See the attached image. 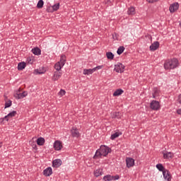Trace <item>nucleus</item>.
<instances>
[{"label":"nucleus","instance_id":"obj_37","mask_svg":"<svg viewBox=\"0 0 181 181\" xmlns=\"http://www.w3.org/2000/svg\"><path fill=\"white\" fill-rule=\"evenodd\" d=\"M9 118H10L9 116L7 115L6 116H5L4 117L1 119V122H4V121H5V119H6V121H9Z\"/></svg>","mask_w":181,"mask_h":181},{"label":"nucleus","instance_id":"obj_45","mask_svg":"<svg viewBox=\"0 0 181 181\" xmlns=\"http://www.w3.org/2000/svg\"><path fill=\"white\" fill-rule=\"evenodd\" d=\"M95 70H100L101 69H103V66H98L96 67H95Z\"/></svg>","mask_w":181,"mask_h":181},{"label":"nucleus","instance_id":"obj_38","mask_svg":"<svg viewBox=\"0 0 181 181\" xmlns=\"http://www.w3.org/2000/svg\"><path fill=\"white\" fill-rule=\"evenodd\" d=\"M47 12H54L53 11V7L52 6H48L47 7Z\"/></svg>","mask_w":181,"mask_h":181},{"label":"nucleus","instance_id":"obj_30","mask_svg":"<svg viewBox=\"0 0 181 181\" xmlns=\"http://www.w3.org/2000/svg\"><path fill=\"white\" fill-rule=\"evenodd\" d=\"M124 50H125V47L124 46H120L117 51V54L120 55L124 53Z\"/></svg>","mask_w":181,"mask_h":181},{"label":"nucleus","instance_id":"obj_43","mask_svg":"<svg viewBox=\"0 0 181 181\" xmlns=\"http://www.w3.org/2000/svg\"><path fill=\"white\" fill-rule=\"evenodd\" d=\"M117 36V33H115V35H113V39L115 40H118V37Z\"/></svg>","mask_w":181,"mask_h":181},{"label":"nucleus","instance_id":"obj_28","mask_svg":"<svg viewBox=\"0 0 181 181\" xmlns=\"http://www.w3.org/2000/svg\"><path fill=\"white\" fill-rule=\"evenodd\" d=\"M112 118H117V119H120L121 112H113V114L112 115Z\"/></svg>","mask_w":181,"mask_h":181},{"label":"nucleus","instance_id":"obj_6","mask_svg":"<svg viewBox=\"0 0 181 181\" xmlns=\"http://www.w3.org/2000/svg\"><path fill=\"white\" fill-rule=\"evenodd\" d=\"M71 133L73 138H80V132H78V129H77V127H73L71 129Z\"/></svg>","mask_w":181,"mask_h":181},{"label":"nucleus","instance_id":"obj_34","mask_svg":"<svg viewBox=\"0 0 181 181\" xmlns=\"http://www.w3.org/2000/svg\"><path fill=\"white\" fill-rule=\"evenodd\" d=\"M16 114H18V112L15 110L11 112L10 113L8 114V118H12V117H15L16 115Z\"/></svg>","mask_w":181,"mask_h":181},{"label":"nucleus","instance_id":"obj_1","mask_svg":"<svg viewBox=\"0 0 181 181\" xmlns=\"http://www.w3.org/2000/svg\"><path fill=\"white\" fill-rule=\"evenodd\" d=\"M179 65V60L176 58H173L171 60H167L164 63V69L165 70H170L172 69H176V67Z\"/></svg>","mask_w":181,"mask_h":181},{"label":"nucleus","instance_id":"obj_15","mask_svg":"<svg viewBox=\"0 0 181 181\" xmlns=\"http://www.w3.org/2000/svg\"><path fill=\"white\" fill-rule=\"evenodd\" d=\"M32 53L35 56H40V54H42V50L40 48L36 47L32 49Z\"/></svg>","mask_w":181,"mask_h":181},{"label":"nucleus","instance_id":"obj_9","mask_svg":"<svg viewBox=\"0 0 181 181\" xmlns=\"http://www.w3.org/2000/svg\"><path fill=\"white\" fill-rule=\"evenodd\" d=\"M160 43L158 41H155L153 43L151 44L149 49L151 52H155V50H158L159 49Z\"/></svg>","mask_w":181,"mask_h":181},{"label":"nucleus","instance_id":"obj_32","mask_svg":"<svg viewBox=\"0 0 181 181\" xmlns=\"http://www.w3.org/2000/svg\"><path fill=\"white\" fill-rule=\"evenodd\" d=\"M62 67H63V66L60 64V62H57L54 65V69L57 71H60V70H62Z\"/></svg>","mask_w":181,"mask_h":181},{"label":"nucleus","instance_id":"obj_7","mask_svg":"<svg viewBox=\"0 0 181 181\" xmlns=\"http://www.w3.org/2000/svg\"><path fill=\"white\" fill-rule=\"evenodd\" d=\"M126 163H127V168H132V166H134L135 165V160L131 157H127L126 158Z\"/></svg>","mask_w":181,"mask_h":181},{"label":"nucleus","instance_id":"obj_2","mask_svg":"<svg viewBox=\"0 0 181 181\" xmlns=\"http://www.w3.org/2000/svg\"><path fill=\"white\" fill-rule=\"evenodd\" d=\"M99 151H100L103 156H107V155L111 152V148H110L108 146L102 145L99 148Z\"/></svg>","mask_w":181,"mask_h":181},{"label":"nucleus","instance_id":"obj_17","mask_svg":"<svg viewBox=\"0 0 181 181\" xmlns=\"http://www.w3.org/2000/svg\"><path fill=\"white\" fill-rule=\"evenodd\" d=\"M103 175V168H98L94 171V176L98 177Z\"/></svg>","mask_w":181,"mask_h":181},{"label":"nucleus","instance_id":"obj_40","mask_svg":"<svg viewBox=\"0 0 181 181\" xmlns=\"http://www.w3.org/2000/svg\"><path fill=\"white\" fill-rule=\"evenodd\" d=\"M112 180H118V179H119V175H112Z\"/></svg>","mask_w":181,"mask_h":181},{"label":"nucleus","instance_id":"obj_5","mask_svg":"<svg viewBox=\"0 0 181 181\" xmlns=\"http://www.w3.org/2000/svg\"><path fill=\"white\" fill-rule=\"evenodd\" d=\"M150 108L151 110H153L154 111H158L160 108V105L159 104V102L157 100H153L150 103Z\"/></svg>","mask_w":181,"mask_h":181},{"label":"nucleus","instance_id":"obj_41","mask_svg":"<svg viewBox=\"0 0 181 181\" xmlns=\"http://www.w3.org/2000/svg\"><path fill=\"white\" fill-rule=\"evenodd\" d=\"M35 71L37 73V74H45V71H39V69H36Z\"/></svg>","mask_w":181,"mask_h":181},{"label":"nucleus","instance_id":"obj_44","mask_svg":"<svg viewBox=\"0 0 181 181\" xmlns=\"http://www.w3.org/2000/svg\"><path fill=\"white\" fill-rule=\"evenodd\" d=\"M28 63H30V64H33V60H32L30 59V57L28 58Z\"/></svg>","mask_w":181,"mask_h":181},{"label":"nucleus","instance_id":"obj_3","mask_svg":"<svg viewBox=\"0 0 181 181\" xmlns=\"http://www.w3.org/2000/svg\"><path fill=\"white\" fill-rule=\"evenodd\" d=\"M124 69L125 66L118 62L116 65H115L114 71H116V73H124Z\"/></svg>","mask_w":181,"mask_h":181},{"label":"nucleus","instance_id":"obj_24","mask_svg":"<svg viewBox=\"0 0 181 181\" xmlns=\"http://www.w3.org/2000/svg\"><path fill=\"white\" fill-rule=\"evenodd\" d=\"M58 63H60L62 66H64V64H66V55H62L60 62H58Z\"/></svg>","mask_w":181,"mask_h":181},{"label":"nucleus","instance_id":"obj_36","mask_svg":"<svg viewBox=\"0 0 181 181\" xmlns=\"http://www.w3.org/2000/svg\"><path fill=\"white\" fill-rule=\"evenodd\" d=\"M12 105V100H8L5 103V108H9Z\"/></svg>","mask_w":181,"mask_h":181},{"label":"nucleus","instance_id":"obj_4","mask_svg":"<svg viewBox=\"0 0 181 181\" xmlns=\"http://www.w3.org/2000/svg\"><path fill=\"white\" fill-rule=\"evenodd\" d=\"M26 95H28V92L23 91L21 93V90H18L17 93L13 95V97L16 100H21V98H25Z\"/></svg>","mask_w":181,"mask_h":181},{"label":"nucleus","instance_id":"obj_27","mask_svg":"<svg viewBox=\"0 0 181 181\" xmlns=\"http://www.w3.org/2000/svg\"><path fill=\"white\" fill-rule=\"evenodd\" d=\"M164 159H169L170 158H173V153L172 152H168L167 153H163Z\"/></svg>","mask_w":181,"mask_h":181},{"label":"nucleus","instance_id":"obj_42","mask_svg":"<svg viewBox=\"0 0 181 181\" xmlns=\"http://www.w3.org/2000/svg\"><path fill=\"white\" fill-rule=\"evenodd\" d=\"M159 0H146L148 4H154V2H158Z\"/></svg>","mask_w":181,"mask_h":181},{"label":"nucleus","instance_id":"obj_10","mask_svg":"<svg viewBox=\"0 0 181 181\" xmlns=\"http://www.w3.org/2000/svg\"><path fill=\"white\" fill-rule=\"evenodd\" d=\"M179 9V3H174L170 6L169 11L171 13L176 12Z\"/></svg>","mask_w":181,"mask_h":181},{"label":"nucleus","instance_id":"obj_25","mask_svg":"<svg viewBox=\"0 0 181 181\" xmlns=\"http://www.w3.org/2000/svg\"><path fill=\"white\" fill-rule=\"evenodd\" d=\"M26 67V63L25 62H19L18 64V70H23Z\"/></svg>","mask_w":181,"mask_h":181},{"label":"nucleus","instance_id":"obj_23","mask_svg":"<svg viewBox=\"0 0 181 181\" xmlns=\"http://www.w3.org/2000/svg\"><path fill=\"white\" fill-rule=\"evenodd\" d=\"M156 166L157 169H158L160 172H163H163H165V171H166V170H165V167H163V165H162V164H160V163L157 164Z\"/></svg>","mask_w":181,"mask_h":181},{"label":"nucleus","instance_id":"obj_16","mask_svg":"<svg viewBox=\"0 0 181 181\" xmlns=\"http://www.w3.org/2000/svg\"><path fill=\"white\" fill-rule=\"evenodd\" d=\"M95 71V68L89 69H83V74L85 76H90V74H93Z\"/></svg>","mask_w":181,"mask_h":181},{"label":"nucleus","instance_id":"obj_12","mask_svg":"<svg viewBox=\"0 0 181 181\" xmlns=\"http://www.w3.org/2000/svg\"><path fill=\"white\" fill-rule=\"evenodd\" d=\"M63 162L60 159H55L52 161L53 168H60Z\"/></svg>","mask_w":181,"mask_h":181},{"label":"nucleus","instance_id":"obj_8","mask_svg":"<svg viewBox=\"0 0 181 181\" xmlns=\"http://www.w3.org/2000/svg\"><path fill=\"white\" fill-rule=\"evenodd\" d=\"M63 148V145L62 144V142L59 140H57L54 143V148L55 151H62V148Z\"/></svg>","mask_w":181,"mask_h":181},{"label":"nucleus","instance_id":"obj_22","mask_svg":"<svg viewBox=\"0 0 181 181\" xmlns=\"http://www.w3.org/2000/svg\"><path fill=\"white\" fill-rule=\"evenodd\" d=\"M119 135H122V132H115L111 135L110 139H112V141H114V139H115L116 138H118V136H119Z\"/></svg>","mask_w":181,"mask_h":181},{"label":"nucleus","instance_id":"obj_19","mask_svg":"<svg viewBox=\"0 0 181 181\" xmlns=\"http://www.w3.org/2000/svg\"><path fill=\"white\" fill-rule=\"evenodd\" d=\"M102 156H103V154L99 148L96 151V152L93 156V159H98V158H101Z\"/></svg>","mask_w":181,"mask_h":181},{"label":"nucleus","instance_id":"obj_18","mask_svg":"<svg viewBox=\"0 0 181 181\" xmlns=\"http://www.w3.org/2000/svg\"><path fill=\"white\" fill-rule=\"evenodd\" d=\"M45 138L43 137H40L37 139V145H39V146H43V145H45Z\"/></svg>","mask_w":181,"mask_h":181},{"label":"nucleus","instance_id":"obj_21","mask_svg":"<svg viewBox=\"0 0 181 181\" xmlns=\"http://www.w3.org/2000/svg\"><path fill=\"white\" fill-rule=\"evenodd\" d=\"M127 15H135V7L130 6L127 11Z\"/></svg>","mask_w":181,"mask_h":181},{"label":"nucleus","instance_id":"obj_14","mask_svg":"<svg viewBox=\"0 0 181 181\" xmlns=\"http://www.w3.org/2000/svg\"><path fill=\"white\" fill-rule=\"evenodd\" d=\"M60 77H62V72L56 71L52 76V80L53 81H57Z\"/></svg>","mask_w":181,"mask_h":181},{"label":"nucleus","instance_id":"obj_20","mask_svg":"<svg viewBox=\"0 0 181 181\" xmlns=\"http://www.w3.org/2000/svg\"><path fill=\"white\" fill-rule=\"evenodd\" d=\"M124 93V90L117 89L113 93V97H118V95H121Z\"/></svg>","mask_w":181,"mask_h":181},{"label":"nucleus","instance_id":"obj_46","mask_svg":"<svg viewBox=\"0 0 181 181\" xmlns=\"http://www.w3.org/2000/svg\"><path fill=\"white\" fill-rule=\"evenodd\" d=\"M177 114H178V115H181V108L177 110Z\"/></svg>","mask_w":181,"mask_h":181},{"label":"nucleus","instance_id":"obj_48","mask_svg":"<svg viewBox=\"0 0 181 181\" xmlns=\"http://www.w3.org/2000/svg\"><path fill=\"white\" fill-rule=\"evenodd\" d=\"M0 148H2V142H0Z\"/></svg>","mask_w":181,"mask_h":181},{"label":"nucleus","instance_id":"obj_47","mask_svg":"<svg viewBox=\"0 0 181 181\" xmlns=\"http://www.w3.org/2000/svg\"><path fill=\"white\" fill-rule=\"evenodd\" d=\"M106 4H107V5H111V1L110 0H107Z\"/></svg>","mask_w":181,"mask_h":181},{"label":"nucleus","instance_id":"obj_26","mask_svg":"<svg viewBox=\"0 0 181 181\" xmlns=\"http://www.w3.org/2000/svg\"><path fill=\"white\" fill-rule=\"evenodd\" d=\"M159 95V90L158 88H154L153 90V98H156Z\"/></svg>","mask_w":181,"mask_h":181},{"label":"nucleus","instance_id":"obj_13","mask_svg":"<svg viewBox=\"0 0 181 181\" xmlns=\"http://www.w3.org/2000/svg\"><path fill=\"white\" fill-rule=\"evenodd\" d=\"M53 173V170L52 169V167H48L45 170H43V175L44 176H50Z\"/></svg>","mask_w":181,"mask_h":181},{"label":"nucleus","instance_id":"obj_39","mask_svg":"<svg viewBox=\"0 0 181 181\" xmlns=\"http://www.w3.org/2000/svg\"><path fill=\"white\" fill-rule=\"evenodd\" d=\"M66 95V90L61 89L59 91V95Z\"/></svg>","mask_w":181,"mask_h":181},{"label":"nucleus","instance_id":"obj_29","mask_svg":"<svg viewBox=\"0 0 181 181\" xmlns=\"http://www.w3.org/2000/svg\"><path fill=\"white\" fill-rule=\"evenodd\" d=\"M106 57L108 59V60H114V54L111 52H108L106 53Z\"/></svg>","mask_w":181,"mask_h":181},{"label":"nucleus","instance_id":"obj_35","mask_svg":"<svg viewBox=\"0 0 181 181\" xmlns=\"http://www.w3.org/2000/svg\"><path fill=\"white\" fill-rule=\"evenodd\" d=\"M59 8H60V3H58L57 4H54L52 6V10L54 11H58Z\"/></svg>","mask_w":181,"mask_h":181},{"label":"nucleus","instance_id":"obj_33","mask_svg":"<svg viewBox=\"0 0 181 181\" xmlns=\"http://www.w3.org/2000/svg\"><path fill=\"white\" fill-rule=\"evenodd\" d=\"M112 179H114V177L110 175H107L103 177V180L105 181H111Z\"/></svg>","mask_w":181,"mask_h":181},{"label":"nucleus","instance_id":"obj_11","mask_svg":"<svg viewBox=\"0 0 181 181\" xmlns=\"http://www.w3.org/2000/svg\"><path fill=\"white\" fill-rule=\"evenodd\" d=\"M163 175L165 180H168V181L172 180V175H170V172H169V170H166L165 171H163Z\"/></svg>","mask_w":181,"mask_h":181},{"label":"nucleus","instance_id":"obj_31","mask_svg":"<svg viewBox=\"0 0 181 181\" xmlns=\"http://www.w3.org/2000/svg\"><path fill=\"white\" fill-rule=\"evenodd\" d=\"M43 5H45V1H43V0H39L37 4V8L38 9H42V8H43Z\"/></svg>","mask_w":181,"mask_h":181}]
</instances>
